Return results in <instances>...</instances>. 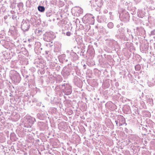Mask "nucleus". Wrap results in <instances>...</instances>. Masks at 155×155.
<instances>
[{"instance_id": "obj_1", "label": "nucleus", "mask_w": 155, "mask_h": 155, "mask_svg": "<svg viewBox=\"0 0 155 155\" xmlns=\"http://www.w3.org/2000/svg\"><path fill=\"white\" fill-rule=\"evenodd\" d=\"M10 77L14 83H18L21 80L19 74L15 71H11L10 72Z\"/></svg>"}, {"instance_id": "obj_2", "label": "nucleus", "mask_w": 155, "mask_h": 155, "mask_svg": "<svg viewBox=\"0 0 155 155\" xmlns=\"http://www.w3.org/2000/svg\"><path fill=\"white\" fill-rule=\"evenodd\" d=\"M64 92L66 95L70 94L72 92L71 87L68 84H64L62 85Z\"/></svg>"}, {"instance_id": "obj_3", "label": "nucleus", "mask_w": 155, "mask_h": 155, "mask_svg": "<svg viewBox=\"0 0 155 155\" xmlns=\"http://www.w3.org/2000/svg\"><path fill=\"white\" fill-rule=\"evenodd\" d=\"M21 28L24 31H27L30 28V23L28 20H23L21 23Z\"/></svg>"}, {"instance_id": "obj_4", "label": "nucleus", "mask_w": 155, "mask_h": 155, "mask_svg": "<svg viewBox=\"0 0 155 155\" xmlns=\"http://www.w3.org/2000/svg\"><path fill=\"white\" fill-rule=\"evenodd\" d=\"M26 119L27 122L29 124L28 125L26 126L25 125V127H31L32 125L36 121L35 118L29 116L26 117Z\"/></svg>"}, {"instance_id": "obj_5", "label": "nucleus", "mask_w": 155, "mask_h": 155, "mask_svg": "<svg viewBox=\"0 0 155 155\" xmlns=\"http://www.w3.org/2000/svg\"><path fill=\"white\" fill-rule=\"evenodd\" d=\"M45 37L44 38L45 41L47 42H50L52 39L53 34L50 32H46L45 34Z\"/></svg>"}, {"instance_id": "obj_6", "label": "nucleus", "mask_w": 155, "mask_h": 155, "mask_svg": "<svg viewBox=\"0 0 155 155\" xmlns=\"http://www.w3.org/2000/svg\"><path fill=\"white\" fill-rule=\"evenodd\" d=\"M41 47V44L40 42H36L35 44V51L36 53L39 54L40 53V48Z\"/></svg>"}, {"instance_id": "obj_7", "label": "nucleus", "mask_w": 155, "mask_h": 155, "mask_svg": "<svg viewBox=\"0 0 155 155\" xmlns=\"http://www.w3.org/2000/svg\"><path fill=\"white\" fill-rule=\"evenodd\" d=\"M122 17L124 21L128 20L130 17L128 13L127 12H124L123 13Z\"/></svg>"}, {"instance_id": "obj_8", "label": "nucleus", "mask_w": 155, "mask_h": 155, "mask_svg": "<svg viewBox=\"0 0 155 155\" xmlns=\"http://www.w3.org/2000/svg\"><path fill=\"white\" fill-rule=\"evenodd\" d=\"M37 18L35 16H32L30 20V22L33 24H36V19Z\"/></svg>"}, {"instance_id": "obj_9", "label": "nucleus", "mask_w": 155, "mask_h": 155, "mask_svg": "<svg viewBox=\"0 0 155 155\" xmlns=\"http://www.w3.org/2000/svg\"><path fill=\"white\" fill-rule=\"evenodd\" d=\"M38 10L41 12H44L45 10V8L44 6H39L38 7Z\"/></svg>"}, {"instance_id": "obj_10", "label": "nucleus", "mask_w": 155, "mask_h": 155, "mask_svg": "<svg viewBox=\"0 0 155 155\" xmlns=\"http://www.w3.org/2000/svg\"><path fill=\"white\" fill-rule=\"evenodd\" d=\"M35 32L38 36L41 35L42 33V30L39 29H36L35 31Z\"/></svg>"}, {"instance_id": "obj_11", "label": "nucleus", "mask_w": 155, "mask_h": 155, "mask_svg": "<svg viewBox=\"0 0 155 155\" xmlns=\"http://www.w3.org/2000/svg\"><path fill=\"white\" fill-rule=\"evenodd\" d=\"M76 12L78 13V15H79L83 13V10L81 8H78Z\"/></svg>"}, {"instance_id": "obj_12", "label": "nucleus", "mask_w": 155, "mask_h": 155, "mask_svg": "<svg viewBox=\"0 0 155 155\" xmlns=\"http://www.w3.org/2000/svg\"><path fill=\"white\" fill-rule=\"evenodd\" d=\"M107 27L109 28H112L114 26L113 23L112 22H110L107 24Z\"/></svg>"}, {"instance_id": "obj_13", "label": "nucleus", "mask_w": 155, "mask_h": 155, "mask_svg": "<svg viewBox=\"0 0 155 155\" xmlns=\"http://www.w3.org/2000/svg\"><path fill=\"white\" fill-rule=\"evenodd\" d=\"M51 11H50V12H46V15L47 17H50L52 15V14L51 13Z\"/></svg>"}, {"instance_id": "obj_14", "label": "nucleus", "mask_w": 155, "mask_h": 155, "mask_svg": "<svg viewBox=\"0 0 155 155\" xmlns=\"http://www.w3.org/2000/svg\"><path fill=\"white\" fill-rule=\"evenodd\" d=\"M135 69L136 70L139 71L140 69V67L139 65H137L135 66Z\"/></svg>"}, {"instance_id": "obj_15", "label": "nucleus", "mask_w": 155, "mask_h": 155, "mask_svg": "<svg viewBox=\"0 0 155 155\" xmlns=\"http://www.w3.org/2000/svg\"><path fill=\"white\" fill-rule=\"evenodd\" d=\"M151 35H155V30H153V31H152L150 32Z\"/></svg>"}, {"instance_id": "obj_16", "label": "nucleus", "mask_w": 155, "mask_h": 155, "mask_svg": "<svg viewBox=\"0 0 155 155\" xmlns=\"http://www.w3.org/2000/svg\"><path fill=\"white\" fill-rule=\"evenodd\" d=\"M71 35V33L69 31H68L66 33V35L68 36H70Z\"/></svg>"}, {"instance_id": "obj_17", "label": "nucleus", "mask_w": 155, "mask_h": 155, "mask_svg": "<svg viewBox=\"0 0 155 155\" xmlns=\"http://www.w3.org/2000/svg\"><path fill=\"white\" fill-rule=\"evenodd\" d=\"M101 18V17H100L99 16H97V20L99 22H101V21H100L99 20V18Z\"/></svg>"}, {"instance_id": "obj_18", "label": "nucleus", "mask_w": 155, "mask_h": 155, "mask_svg": "<svg viewBox=\"0 0 155 155\" xmlns=\"http://www.w3.org/2000/svg\"><path fill=\"white\" fill-rule=\"evenodd\" d=\"M16 16H15L14 15H12V18L13 19H15L16 18Z\"/></svg>"}, {"instance_id": "obj_19", "label": "nucleus", "mask_w": 155, "mask_h": 155, "mask_svg": "<svg viewBox=\"0 0 155 155\" xmlns=\"http://www.w3.org/2000/svg\"><path fill=\"white\" fill-rule=\"evenodd\" d=\"M76 23H78V22H79V23L80 22V21L78 19H76Z\"/></svg>"}, {"instance_id": "obj_20", "label": "nucleus", "mask_w": 155, "mask_h": 155, "mask_svg": "<svg viewBox=\"0 0 155 155\" xmlns=\"http://www.w3.org/2000/svg\"><path fill=\"white\" fill-rule=\"evenodd\" d=\"M39 49H40V53H41V51L42 49V48L41 47H40Z\"/></svg>"}, {"instance_id": "obj_21", "label": "nucleus", "mask_w": 155, "mask_h": 155, "mask_svg": "<svg viewBox=\"0 0 155 155\" xmlns=\"http://www.w3.org/2000/svg\"><path fill=\"white\" fill-rule=\"evenodd\" d=\"M8 18V16H7V15H5V16L4 17V19H6L7 18Z\"/></svg>"}, {"instance_id": "obj_22", "label": "nucleus", "mask_w": 155, "mask_h": 155, "mask_svg": "<svg viewBox=\"0 0 155 155\" xmlns=\"http://www.w3.org/2000/svg\"><path fill=\"white\" fill-rule=\"evenodd\" d=\"M122 125H123V124L120 123H119V126H122Z\"/></svg>"}, {"instance_id": "obj_23", "label": "nucleus", "mask_w": 155, "mask_h": 155, "mask_svg": "<svg viewBox=\"0 0 155 155\" xmlns=\"http://www.w3.org/2000/svg\"><path fill=\"white\" fill-rule=\"evenodd\" d=\"M149 100L150 102H151L153 101V100L151 99H149Z\"/></svg>"}, {"instance_id": "obj_24", "label": "nucleus", "mask_w": 155, "mask_h": 155, "mask_svg": "<svg viewBox=\"0 0 155 155\" xmlns=\"http://www.w3.org/2000/svg\"><path fill=\"white\" fill-rule=\"evenodd\" d=\"M115 122L116 123V125H117V126H118V122L117 121V120H115Z\"/></svg>"}, {"instance_id": "obj_25", "label": "nucleus", "mask_w": 155, "mask_h": 155, "mask_svg": "<svg viewBox=\"0 0 155 155\" xmlns=\"http://www.w3.org/2000/svg\"><path fill=\"white\" fill-rule=\"evenodd\" d=\"M109 85H110L109 84H108L107 85V87H107V88H108V87H109Z\"/></svg>"}, {"instance_id": "obj_26", "label": "nucleus", "mask_w": 155, "mask_h": 155, "mask_svg": "<svg viewBox=\"0 0 155 155\" xmlns=\"http://www.w3.org/2000/svg\"><path fill=\"white\" fill-rule=\"evenodd\" d=\"M28 77V75H26L25 76V78H27Z\"/></svg>"}, {"instance_id": "obj_27", "label": "nucleus", "mask_w": 155, "mask_h": 155, "mask_svg": "<svg viewBox=\"0 0 155 155\" xmlns=\"http://www.w3.org/2000/svg\"><path fill=\"white\" fill-rule=\"evenodd\" d=\"M11 13L12 14H13L14 13H15L14 12V11H11Z\"/></svg>"}, {"instance_id": "obj_28", "label": "nucleus", "mask_w": 155, "mask_h": 155, "mask_svg": "<svg viewBox=\"0 0 155 155\" xmlns=\"http://www.w3.org/2000/svg\"><path fill=\"white\" fill-rule=\"evenodd\" d=\"M49 52V51H45V53H46V54H48V53Z\"/></svg>"}, {"instance_id": "obj_29", "label": "nucleus", "mask_w": 155, "mask_h": 155, "mask_svg": "<svg viewBox=\"0 0 155 155\" xmlns=\"http://www.w3.org/2000/svg\"><path fill=\"white\" fill-rule=\"evenodd\" d=\"M155 83V81H154V82L152 83V84H153V85H154V84Z\"/></svg>"}, {"instance_id": "obj_30", "label": "nucleus", "mask_w": 155, "mask_h": 155, "mask_svg": "<svg viewBox=\"0 0 155 155\" xmlns=\"http://www.w3.org/2000/svg\"><path fill=\"white\" fill-rule=\"evenodd\" d=\"M139 29V28L138 27H137L136 28V29L137 30H138Z\"/></svg>"}, {"instance_id": "obj_31", "label": "nucleus", "mask_w": 155, "mask_h": 155, "mask_svg": "<svg viewBox=\"0 0 155 155\" xmlns=\"http://www.w3.org/2000/svg\"><path fill=\"white\" fill-rule=\"evenodd\" d=\"M84 17H83V19H84Z\"/></svg>"}, {"instance_id": "obj_32", "label": "nucleus", "mask_w": 155, "mask_h": 155, "mask_svg": "<svg viewBox=\"0 0 155 155\" xmlns=\"http://www.w3.org/2000/svg\"><path fill=\"white\" fill-rule=\"evenodd\" d=\"M127 31H128V29H127Z\"/></svg>"}, {"instance_id": "obj_33", "label": "nucleus", "mask_w": 155, "mask_h": 155, "mask_svg": "<svg viewBox=\"0 0 155 155\" xmlns=\"http://www.w3.org/2000/svg\"><path fill=\"white\" fill-rule=\"evenodd\" d=\"M85 66V64H84V66Z\"/></svg>"}]
</instances>
